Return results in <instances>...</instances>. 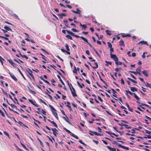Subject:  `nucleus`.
Instances as JSON below:
<instances>
[{"label": "nucleus", "mask_w": 151, "mask_h": 151, "mask_svg": "<svg viewBox=\"0 0 151 151\" xmlns=\"http://www.w3.org/2000/svg\"><path fill=\"white\" fill-rule=\"evenodd\" d=\"M49 107H50L51 111L53 114V115L55 116V118L58 120V115L56 112V110L50 105H49Z\"/></svg>", "instance_id": "1"}, {"label": "nucleus", "mask_w": 151, "mask_h": 151, "mask_svg": "<svg viewBox=\"0 0 151 151\" xmlns=\"http://www.w3.org/2000/svg\"><path fill=\"white\" fill-rule=\"evenodd\" d=\"M71 11L73 13H75L76 14H78L79 15V16L81 17V11L78 8L76 9V11H75L73 10H72Z\"/></svg>", "instance_id": "2"}, {"label": "nucleus", "mask_w": 151, "mask_h": 151, "mask_svg": "<svg viewBox=\"0 0 151 151\" xmlns=\"http://www.w3.org/2000/svg\"><path fill=\"white\" fill-rule=\"evenodd\" d=\"M70 85H71L72 87V89H71L70 88V89L71 90V91L72 93V94L73 96V97H76L77 96V95L76 93V91L74 88L72 86V85L71 83H70Z\"/></svg>", "instance_id": "3"}, {"label": "nucleus", "mask_w": 151, "mask_h": 151, "mask_svg": "<svg viewBox=\"0 0 151 151\" xmlns=\"http://www.w3.org/2000/svg\"><path fill=\"white\" fill-rule=\"evenodd\" d=\"M27 71L28 72L29 74L31 76L33 80H35V78L34 76L33 75L32 73V72L30 69L29 68H27Z\"/></svg>", "instance_id": "4"}, {"label": "nucleus", "mask_w": 151, "mask_h": 151, "mask_svg": "<svg viewBox=\"0 0 151 151\" xmlns=\"http://www.w3.org/2000/svg\"><path fill=\"white\" fill-rule=\"evenodd\" d=\"M66 31L69 34H70L73 36H75L76 38H78L79 37L80 38L81 37H80L78 35H76L74 33L71 32H70L68 30H67Z\"/></svg>", "instance_id": "5"}, {"label": "nucleus", "mask_w": 151, "mask_h": 151, "mask_svg": "<svg viewBox=\"0 0 151 151\" xmlns=\"http://www.w3.org/2000/svg\"><path fill=\"white\" fill-rule=\"evenodd\" d=\"M111 58H112L113 60L115 61V62L117 61H118V58L117 57L116 55L115 54H111Z\"/></svg>", "instance_id": "6"}, {"label": "nucleus", "mask_w": 151, "mask_h": 151, "mask_svg": "<svg viewBox=\"0 0 151 151\" xmlns=\"http://www.w3.org/2000/svg\"><path fill=\"white\" fill-rule=\"evenodd\" d=\"M28 101L32 104H33L36 106L37 107L39 106L37 104H36V102L35 101H33L32 100L30 99H28Z\"/></svg>", "instance_id": "7"}, {"label": "nucleus", "mask_w": 151, "mask_h": 151, "mask_svg": "<svg viewBox=\"0 0 151 151\" xmlns=\"http://www.w3.org/2000/svg\"><path fill=\"white\" fill-rule=\"evenodd\" d=\"M51 129L53 132V134L56 137L57 136V134H58L57 132L58 130L56 128H51Z\"/></svg>", "instance_id": "8"}, {"label": "nucleus", "mask_w": 151, "mask_h": 151, "mask_svg": "<svg viewBox=\"0 0 151 151\" xmlns=\"http://www.w3.org/2000/svg\"><path fill=\"white\" fill-rule=\"evenodd\" d=\"M7 61L12 66L14 67H16V64L14 63L11 59L7 60Z\"/></svg>", "instance_id": "9"}, {"label": "nucleus", "mask_w": 151, "mask_h": 151, "mask_svg": "<svg viewBox=\"0 0 151 151\" xmlns=\"http://www.w3.org/2000/svg\"><path fill=\"white\" fill-rule=\"evenodd\" d=\"M9 74L10 75L11 78L15 81H18L17 78L15 77L14 75L12 74L10 72L9 73Z\"/></svg>", "instance_id": "10"}, {"label": "nucleus", "mask_w": 151, "mask_h": 151, "mask_svg": "<svg viewBox=\"0 0 151 151\" xmlns=\"http://www.w3.org/2000/svg\"><path fill=\"white\" fill-rule=\"evenodd\" d=\"M65 116H66V117H64V116H63L62 118L64 120H65L67 122H68L69 124H71V123L70 122L67 116L66 115Z\"/></svg>", "instance_id": "11"}, {"label": "nucleus", "mask_w": 151, "mask_h": 151, "mask_svg": "<svg viewBox=\"0 0 151 151\" xmlns=\"http://www.w3.org/2000/svg\"><path fill=\"white\" fill-rule=\"evenodd\" d=\"M119 45L120 46H125V44L124 43V42L123 41L122 39H121L120 41L119 42Z\"/></svg>", "instance_id": "12"}, {"label": "nucleus", "mask_w": 151, "mask_h": 151, "mask_svg": "<svg viewBox=\"0 0 151 151\" xmlns=\"http://www.w3.org/2000/svg\"><path fill=\"white\" fill-rule=\"evenodd\" d=\"M111 90L112 91L113 93L114 94L112 95V96H111V97H113V96H114L115 98H117V95L116 94L117 92L115 91L114 89L113 88H112Z\"/></svg>", "instance_id": "13"}, {"label": "nucleus", "mask_w": 151, "mask_h": 151, "mask_svg": "<svg viewBox=\"0 0 151 151\" xmlns=\"http://www.w3.org/2000/svg\"><path fill=\"white\" fill-rule=\"evenodd\" d=\"M140 44H141L142 45H148V44H147V42L145 41H141L137 43V44L138 45H139Z\"/></svg>", "instance_id": "14"}, {"label": "nucleus", "mask_w": 151, "mask_h": 151, "mask_svg": "<svg viewBox=\"0 0 151 151\" xmlns=\"http://www.w3.org/2000/svg\"><path fill=\"white\" fill-rule=\"evenodd\" d=\"M106 147L110 151H116V149L115 148H112L109 146H107Z\"/></svg>", "instance_id": "15"}, {"label": "nucleus", "mask_w": 151, "mask_h": 151, "mask_svg": "<svg viewBox=\"0 0 151 151\" xmlns=\"http://www.w3.org/2000/svg\"><path fill=\"white\" fill-rule=\"evenodd\" d=\"M89 132H91V133H93L95 135H97V136H101V135H103V134H99V133H98L97 132H92V131H90Z\"/></svg>", "instance_id": "16"}, {"label": "nucleus", "mask_w": 151, "mask_h": 151, "mask_svg": "<svg viewBox=\"0 0 151 151\" xmlns=\"http://www.w3.org/2000/svg\"><path fill=\"white\" fill-rule=\"evenodd\" d=\"M122 36L123 37H131V35L130 34H125L124 33L122 34Z\"/></svg>", "instance_id": "17"}, {"label": "nucleus", "mask_w": 151, "mask_h": 151, "mask_svg": "<svg viewBox=\"0 0 151 151\" xmlns=\"http://www.w3.org/2000/svg\"><path fill=\"white\" fill-rule=\"evenodd\" d=\"M130 90L132 92H134L135 91H137V89L134 87H130Z\"/></svg>", "instance_id": "18"}, {"label": "nucleus", "mask_w": 151, "mask_h": 151, "mask_svg": "<svg viewBox=\"0 0 151 151\" xmlns=\"http://www.w3.org/2000/svg\"><path fill=\"white\" fill-rule=\"evenodd\" d=\"M4 28L7 31H12V29L7 26H4Z\"/></svg>", "instance_id": "19"}, {"label": "nucleus", "mask_w": 151, "mask_h": 151, "mask_svg": "<svg viewBox=\"0 0 151 151\" xmlns=\"http://www.w3.org/2000/svg\"><path fill=\"white\" fill-rule=\"evenodd\" d=\"M37 140H38L40 144V145L42 147H44V145L43 144V143L42 142V141L40 140V139L39 138L37 137Z\"/></svg>", "instance_id": "20"}, {"label": "nucleus", "mask_w": 151, "mask_h": 151, "mask_svg": "<svg viewBox=\"0 0 151 151\" xmlns=\"http://www.w3.org/2000/svg\"><path fill=\"white\" fill-rule=\"evenodd\" d=\"M142 73L146 77L148 76V74L147 72V71L146 70H144L142 71Z\"/></svg>", "instance_id": "21"}, {"label": "nucleus", "mask_w": 151, "mask_h": 151, "mask_svg": "<svg viewBox=\"0 0 151 151\" xmlns=\"http://www.w3.org/2000/svg\"><path fill=\"white\" fill-rule=\"evenodd\" d=\"M67 106L70 109V111L72 110V109L71 107V106H70V103L68 102H67Z\"/></svg>", "instance_id": "22"}, {"label": "nucleus", "mask_w": 151, "mask_h": 151, "mask_svg": "<svg viewBox=\"0 0 151 151\" xmlns=\"http://www.w3.org/2000/svg\"><path fill=\"white\" fill-rule=\"evenodd\" d=\"M17 122L19 124H20V125L21 126H24V127H27L26 125H25V124H23L21 122L19 121H18V122Z\"/></svg>", "instance_id": "23"}, {"label": "nucleus", "mask_w": 151, "mask_h": 151, "mask_svg": "<svg viewBox=\"0 0 151 151\" xmlns=\"http://www.w3.org/2000/svg\"><path fill=\"white\" fill-rule=\"evenodd\" d=\"M18 71H19V73H20V74H21V75H22V77H23V78H24V80H26V79L24 77V75H23V73L21 72V70H20L19 69V68H18Z\"/></svg>", "instance_id": "24"}, {"label": "nucleus", "mask_w": 151, "mask_h": 151, "mask_svg": "<svg viewBox=\"0 0 151 151\" xmlns=\"http://www.w3.org/2000/svg\"><path fill=\"white\" fill-rule=\"evenodd\" d=\"M65 47L67 51H69L70 50V49L69 48V46L68 44L67 43L65 44Z\"/></svg>", "instance_id": "25"}, {"label": "nucleus", "mask_w": 151, "mask_h": 151, "mask_svg": "<svg viewBox=\"0 0 151 151\" xmlns=\"http://www.w3.org/2000/svg\"><path fill=\"white\" fill-rule=\"evenodd\" d=\"M127 79L128 80H129L130 81H131L133 83H137V81H134V80H133L132 79H131L129 77L127 78Z\"/></svg>", "instance_id": "26"}, {"label": "nucleus", "mask_w": 151, "mask_h": 151, "mask_svg": "<svg viewBox=\"0 0 151 151\" xmlns=\"http://www.w3.org/2000/svg\"><path fill=\"white\" fill-rule=\"evenodd\" d=\"M94 64L95 65V66L92 67V68L93 69H96L98 67V65L97 62H95Z\"/></svg>", "instance_id": "27"}, {"label": "nucleus", "mask_w": 151, "mask_h": 151, "mask_svg": "<svg viewBox=\"0 0 151 151\" xmlns=\"http://www.w3.org/2000/svg\"><path fill=\"white\" fill-rule=\"evenodd\" d=\"M6 101L7 102L8 104L10 105L11 107H12V108H16V106L14 104H10L9 103V102H8L7 100H6Z\"/></svg>", "instance_id": "28"}, {"label": "nucleus", "mask_w": 151, "mask_h": 151, "mask_svg": "<svg viewBox=\"0 0 151 151\" xmlns=\"http://www.w3.org/2000/svg\"><path fill=\"white\" fill-rule=\"evenodd\" d=\"M80 38L82 39L84 41L86 42V43H88V41L87 40L83 37L81 36L80 37Z\"/></svg>", "instance_id": "29"}, {"label": "nucleus", "mask_w": 151, "mask_h": 151, "mask_svg": "<svg viewBox=\"0 0 151 151\" xmlns=\"http://www.w3.org/2000/svg\"><path fill=\"white\" fill-rule=\"evenodd\" d=\"M105 31L107 35H109V36H110L111 35V34L110 33L111 32L110 31L108 30H106Z\"/></svg>", "instance_id": "30"}, {"label": "nucleus", "mask_w": 151, "mask_h": 151, "mask_svg": "<svg viewBox=\"0 0 151 151\" xmlns=\"http://www.w3.org/2000/svg\"><path fill=\"white\" fill-rule=\"evenodd\" d=\"M19 54L21 55V56L23 58H25L26 59H28V57L25 55H22L20 53H19Z\"/></svg>", "instance_id": "31"}, {"label": "nucleus", "mask_w": 151, "mask_h": 151, "mask_svg": "<svg viewBox=\"0 0 151 151\" xmlns=\"http://www.w3.org/2000/svg\"><path fill=\"white\" fill-rule=\"evenodd\" d=\"M105 62L106 63V65L107 66H108V64H109L110 65H111V64H112L111 62L110 61H106Z\"/></svg>", "instance_id": "32"}, {"label": "nucleus", "mask_w": 151, "mask_h": 151, "mask_svg": "<svg viewBox=\"0 0 151 151\" xmlns=\"http://www.w3.org/2000/svg\"><path fill=\"white\" fill-rule=\"evenodd\" d=\"M115 64L117 65H122V63L121 62L117 61L115 62Z\"/></svg>", "instance_id": "33"}, {"label": "nucleus", "mask_w": 151, "mask_h": 151, "mask_svg": "<svg viewBox=\"0 0 151 151\" xmlns=\"http://www.w3.org/2000/svg\"><path fill=\"white\" fill-rule=\"evenodd\" d=\"M74 69L73 71V73H76V74H77V71L76 70V67L74 65Z\"/></svg>", "instance_id": "34"}, {"label": "nucleus", "mask_w": 151, "mask_h": 151, "mask_svg": "<svg viewBox=\"0 0 151 151\" xmlns=\"http://www.w3.org/2000/svg\"><path fill=\"white\" fill-rule=\"evenodd\" d=\"M28 89L29 90L30 93L33 94H36V92L35 91H32V90L30 89L29 88H28Z\"/></svg>", "instance_id": "35"}, {"label": "nucleus", "mask_w": 151, "mask_h": 151, "mask_svg": "<svg viewBox=\"0 0 151 151\" xmlns=\"http://www.w3.org/2000/svg\"><path fill=\"white\" fill-rule=\"evenodd\" d=\"M51 123L56 128H58V126L54 122L52 121L51 122Z\"/></svg>", "instance_id": "36"}, {"label": "nucleus", "mask_w": 151, "mask_h": 151, "mask_svg": "<svg viewBox=\"0 0 151 151\" xmlns=\"http://www.w3.org/2000/svg\"><path fill=\"white\" fill-rule=\"evenodd\" d=\"M92 21L94 22H95V23H97V22L96 21V20L95 19L94 17H92Z\"/></svg>", "instance_id": "37"}, {"label": "nucleus", "mask_w": 151, "mask_h": 151, "mask_svg": "<svg viewBox=\"0 0 151 151\" xmlns=\"http://www.w3.org/2000/svg\"><path fill=\"white\" fill-rule=\"evenodd\" d=\"M123 126H124L125 127V128L126 129H131V127L130 126H129L127 124H125L123 125Z\"/></svg>", "instance_id": "38"}, {"label": "nucleus", "mask_w": 151, "mask_h": 151, "mask_svg": "<svg viewBox=\"0 0 151 151\" xmlns=\"http://www.w3.org/2000/svg\"><path fill=\"white\" fill-rule=\"evenodd\" d=\"M135 98L136 99L138 100V101H139L140 100V98H139L138 96H137L136 94H135V95L134 96Z\"/></svg>", "instance_id": "39"}, {"label": "nucleus", "mask_w": 151, "mask_h": 151, "mask_svg": "<svg viewBox=\"0 0 151 151\" xmlns=\"http://www.w3.org/2000/svg\"><path fill=\"white\" fill-rule=\"evenodd\" d=\"M40 54L42 56V59H44V60H45V61H46V60L45 59V58H46V57H45L42 54V53H40Z\"/></svg>", "instance_id": "40"}, {"label": "nucleus", "mask_w": 151, "mask_h": 151, "mask_svg": "<svg viewBox=\"0 0 151 151\" xmlns=\"http://www.w3.org/2000/svg\"><path fill=\"white\" fill-rule=\"evenodd\" d=\"M58 16H62L63 17H65L66 16V14H65L62 13L60 14H58Z\"/></svg>", "instance_id": "41"}, {"label": "nucleus", "mask_w": 151, "mask_h": 151, "mask_svg": "<svg viewBox=\"0 0 151 151\" xmlns=\"http://www.w3.org/2000/svg\"><path fill=\"white\" fill-rule=\"evenodd\" d=\"M39 100L41 102L43 103L45 105H47V104L44 101L41 99H39Z\"/></svg>", "instance_id": "42"}, {"label": "nucleus", "mask_w": 151, "mask_h": 151, "mask_svg": "<svg viewBox=\"0 0 151 151\" xmlns=\"http://www.w3.org/2000/svg\"><path fill=\"white\" fill-rule=\"evenodd\" d=\"M4 135L7 136L9 138H10L9 134L7 133L6 131H4Z\"/></svg>", "instance_id": "43"}, {"label": "nucleus", "mask_w": 151, "mask_h": 151, "mask_svg": "<svg viewBox=\"0 0 151 151\" xmlns=\"http://www.w3.org/2000/svg\"><path fill=\"white\" fill-rule=\"evenodd\" d=\"M107 44L108 45V47H109L110 48H112V45L110 42H107Z\"/></svg>", "instance_id": "44"}, {"label": "nucleus", "mask_w": 151, "mask_h": 151, "mask_svg": "<svg viewBox=\"0 0 151 151\" xmlns=\"http://www.w3.org/2000/svg\"><path fill=\"white\" fill-rule=\"evenodd\" d=\"M143 137L145 138L151 139V136L149 135H147L146 136H144Z\"/></svg>", "instance_id": "45"}, {"label": "nucleus", "mask_w": 151, "mask_h": 151, "mask_svg": "<svg viewBox=\"0 0 151 151\" xmlns=\"http://www.w3.org/2000/svg\"><path fill=\"white\" fill-rule=\"evenodd\" d=\"M66 37L70 40H72L73 39L72 37L70 35H67L66 36Z\"/></svg>", "instance_id": "46"}, {"label": "nucleus", "mask_w": 151, "mask_h": 151, "mask_svg": "<svg viewBox=\"0 0 151 151\" xmlns=\"http://www.w3.org/2000/svg\"><path fill=\"white\" fill-rule=\"evenodd\" d=\"M122 69L121 68H116L115 69V70L116 71V72H118L119 70H121Z\"/></svg>", "instance_id": "47"}, {"label": "nucleus", "mask_w": 151, "mask_h": 151, "mask_svg": "<svg viewBox=\"0 0 151 151\" xmlns=\"http://www.w3.org/2000/svg\"><path fill=\"white\" fill-rule=\"evenodd\" d=\"M77 83L78 85V86L81 88H83V86L81 84L79 83V82L78 81H77Z\"/></svg>", "instance_id": "48"}, {"label": "nucleus", "mask_w": 151, "mask_h": 151, "mask_svg": "<svg viewBox=\"0 0 151 151\" xmlns=\"http://www.w3.org/2000/svg\"><path fill=\"white\" fill-rule=\"evenodd\" d=\"M40 49L41 50H42L45 53H46L47 55H49V53L45 49H44L43 48H41Z\"/></svg>", "instance_id": "49"}, {"label": "nucleus", "mask_w": 151, "mask_h": 151, "mask_svg": "<svg viewBox=\"0 0 151 151\" xmlns=\"http://www.w3.org/2000/svg\"><path fill=\"white\" fill-rule=\"evenodd\" d=\"M93 50H94L96 54L100 58V55H99V54L98 53L97 51L94 48H93Z\"/></svg>", "instance_id": "50"}, {"label": "nucleus", "mask_w": 151, "mask_h": 151, "mask_svg": "<svg viewBox=\"0 0 151 151\" xmlns=\"http://www.w3.org/2000/svg\"><path fill=\"white\" fill-rule=\"evenodd\" d=\"M46 93L47 94V95L48 96L49 99H50V100H52V96H51L48 93Z\"/></svg>", "instance_id": "51"}, {"label": "nucleus", "mask_w": 151, "mask_h": 151, "mask_svg": "<svg viewBox=\"0 0 151 151\" xmlns=\"http://www.w3.org/2000/svg\"><path fill=\"white\" fill-rule=\"evenodd\" d=\"M0 38H4V39L6 40H9V39L8 38L3 36H0Z\"/></svg>", "instance_id": "52"}, {"label": "nucleus", "mask_w": 151, "mask_h": 151, "mask_svg": "<svg viewBox=\"0 0 151 151\" xmlns=\"http://www.w3.org/2000/svg\"><path fill=\"white\" fill-rule=\"evenodd\" d=\"M110 55L111 54H112V52L114 51L113 48V47L110 48Z\"/></svg>", "instance_id": "53"}, {"label": "nucleus", "mask_w": 151, "mask_h": 151, "mask_svg": "<svg viewBox=\"0 0 151 151\" xmlns=\"http://www.w3.org/2000/svg\"><path fill=\"white\" fill-rule=\"evenodd\" d=\"M78 142L80 143H81V144L83 145H85V146H86V144H85L84 142H83L82 141V140H79L78 141Z\"/></svg>", "instance_id": "54"}, {"label": "nucleus", "mask_w": 151, "mask_h": 151, "mask_svg": "<svg viewBox=\"0 0 151 151\" xmlns=\"http://www.w3.org/2000/svg\"><path fill=\"white\" fill-rule=\"evenodd\" d=\"M4 60L3 58H2V57L0 55V62L2 63V64H3V62L2 60Z\"/></svg>", "instance_id": "55"}, {"label": "nucleus", "mask_w": 151, "mask_h": 151, "mask_svg": "<svg viewBox=\"0 0 151 151\" xmlns=\"http://www.w3.org/2000/svg\"><path fill=\"white\" fill-rule=\"evenodd\" d=\"M71 30L75 32H77L78 30L75 28H73L71 29Z\"/></svg>", "instance_id": "56"}, {"label": "nucleus", "mask_w": 151, "mask_h": 151, "mask_svg": "<svg viewBox=\"0 0 151 151\" xmlns=\"http://www.w3.org/2000/svg\"><path fill=\"white\" fill-rule=\"evenodd\" d=\"M147 53V52H144L143 53V54L142 55V58H145V53Z\"/></svg>", "instance_id": "57"}, {"label": "nucleus", "mask_w": 151, "mask_h": 151, "mask_svg": "<svg viewBox=\"0 0 151 151\" xmlns=\"http://www.w3.org/2000/svg\"><path fill=\"white\" fill-rule=\"evenodd\" d=\"M83 29L84 30H86V28L87 27V26L85 24H83V26L82 27Z\"/></svg>", "instance_id": "58"}, {"label": "nucleus", "mask_w": 151, "mask_h": 151, "mask_svg": "<svg viewBox=\"0 0 151 151\" xmlns=\"http://www.w3.org/2000/svg\"><path fill=\"white\" fill-rule=\"evenodd\" d=\"M57 76L58 77V78H59V80L61 82L63 81V80H62L60 77V76L59 75H57Z\"/></svg>", "instance_id": "59"}, {"label": "nucleus", "mask_w": 151, "mask_h": 151, "mask_svg": "<svg viewBox=\"0 0 151 151\" xmlns=\"http://www.w3.org/2000/svg\"><path fill=\"white\" fill-rule=\"evenodd\" d=\"M129 93L131 95H133L134 96L136 94L135 93H132L130 91V92H129Z\"/></svg>", "instance_id": "60"}, {"label": "nucleus", "mask_w": 151, "mask_h": 151, "mask_svg": "<svg viewBox=\"0 0 151 151\" xmlns=\"http://www.w3.org/2000/svg\"><path fill=\"white\" fill-rule=\"evenodd\" d=\"M42 113L44 115H46V112L43 110V109H42Z\"/></svg>", "instance_id": "61"}, {"label": "nucleus", "mask_w": 151, "mask_h": 151, "mask_svg": "<svg viewBox=\"0 0 151 151\" xmlns=\"http://www.w3.org/2000/svg\"><path fill=\"white\" fill-rule=\"evenodd\" d=\"M103 36L102 35H101L100 36H99L98 39L99 40L102 39H103Z\"/></svg>", "instance_id": "62"}, {"label": "nucleus", "mask_w": 151, "mask_h": 151, "mask_svg": "<svg viewBox=\"0 0 151 151\" xmlns=\"http://www.w3.org/2000/svg\"><path fill=\"white\" fill-rule=\"evenodd\" d=\"M86 53L88 55H90V53L89 51L88 50H86Z\"/></svg>", "instance_id": "63"}, {"label": "nucleus", "mask_w": 151, "mask_h": 151, "mask_svg": "<svg viewBox=\"0 0 151 151\" xmlns=\"http://www.w3.org/2000/svg\"><path fill=\"white\" fill-rule=\"evenodd\" d=\"M56 57L60 60L62 61L63 62V60L62 59L59 55H58Z\"/></svg>", "instance_id": "64"}]
</instances>
